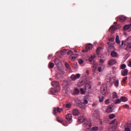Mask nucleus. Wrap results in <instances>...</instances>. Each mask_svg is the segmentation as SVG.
Segmentation results:
<instances>
[{
  "label": "nucleus",
  "mask_w": 131,
  "mask_h": 131,
  "mask_svg": "<svg viewBox=\"0 0 131 131\" xmlns=\"http://www.w3.org/2000/svg\"><path fill=\"white\" fill-rule=\"evenodd\" d=\"M71 106H72L71 103H67L66 104V107L67 108H68L69 109H70L71 108Z\"/></svg>",
  "instance_id": "nucleus-37"
},
{
  "label": "nucleus",
  "mask_w": 131,
  "mask_h": 131,
  "mask_svg": "<svg viewBox=\"0 0 131 131\" xmlns=\"http://www.w3.org/2000/svg\"><path fill=\"white\" fill-rule=\"evenodd\" d=\"M88 103H89V101L86 99L84 100L83 104L85 105L86 104H88Z\"/></svg>",
  "instance_id": "nucleus-50"
},
{
  "label": "nucleus",
  "mask_w": 131,
  "mask_h": 131,
  "mask_svg": "<svg viewBox=\"0 0 131 131\" xmlns=\"http://www.w3.org/2000/svg\"><path fill=\"white\" fill-rule=\"evenodd\" d=\"M121 100V102H127V98L124 97V96H122L120 98V99Z\"/></svg>",
  "instance_id": "nucleus-20"
},
{
  "label": "nucleus",
  "mask_w": 131,
  "mask_h": 131,
  "mask_svg": "<svg viewBox=\"0 0 131 131\" xmlns=\"http://www.w3.org/2000/svg\"><path fill=\"white\" fill-rule=\"evenodd\" d=\"M115 38L114 37H112L109 39V41H114Z\"/></svg>",
  "instance_id": "nucleus-51"
},
{
  "label": "nucleus",
  "mask_w": 131,
  "mask_h": 131,
  "mask_svg": "<svg viewBox=\"0 0 131 131\" xmlns=\"http://www.w3.org/2000/svg\"><path fill=\"white\" fill-rule=\"evenodd\" d=\"M124 108H129V105L127 104L124 105Z\"/></svg>",
  "instance_id": "nucleus-53"
},
{
  "label": "nucleus",
  "mask_w": 131,
  "mask_h": 131,
  "mask_svg": "<svg viewBox=\"0 0 131 131\" xmlns=\"http://www.w3.org/2000/svg\"><path fill=\"white\" fill-rule=\"evenodd\" d=\"M70 58L71 59L72 61H75L76 59V57L71 55L70 57Z\"/></svg>",
  "instance_id": "nucleus-40"
},
{
  "label": "nucleus",
  "mask_w": 131,
  "mask_h": 131,
  "mask_svg": "<svg viewBox=\"0 0 131 131\" xmlns=\"http://www.w3.org/2000/svg\"><path fill=\"white\" fill-rule=\"evenodd\" d=\"M116 63H117V62L115 59H111L108 62V64L110 65V66H113V65H114V64H116Z\"/></svg>",
  "instance_id": "nucleus-8"
},
{
  "label": "nucleus",
  "mask_w": 131,
  "mask_h": 131,
  "mask_svg": "<svg viewBox=\"0 0 131 131\" xmlns=\"http://www.w3.org/2000/svg\"><path fill=\"white\" fill-rule=\"evenodd\" d=\"M108 117L110 119H114L115 117H116V116L113 114H112L109 115Z\"/></svg>",
  "instance_id": "nucleus-27"
},
{
  "label": "nucleus",
  "mask_w": 131,
  "mask_h": 131,
  "mask_svg": "<svg viewBox=\"0 0 131 131\" xmlns=\"http://www.w3.org/2000/svg\"><path fill=\"white\" fill-rule=\"evenodd\" d=\"M82 53H88V51H86V49H85V50H82Z\"/></svg>",
  "instance_id": "nucleus-57"
},
{
  "label": "nucleus",
  "mask_w": 131,
  "mask_h": 131,
  "mask_svg": "<svg viewBox=\"0 0 131 131\" xmlns=\"http://www.w3.org/2000/svg\"><path fill=\"white\" fill-rule=\"evenodd\" d=\"M86 73L87 74H89V70H86Z\"/></svg>",
  "instance_id": "nucleus-60"
},
{
  "label": "nucleus",
  "mask_w": 131,
  "mask_h": 131,
  "mask_svg": "<svg viewBox=\"0 0 131 131\" xmlns=\"http://www.w3.org/2000/svg\"><path fill=\"white\" fill-rule=\"evenodd\" d=\"M99 99L100 103H102L104 101V96H99Z\"/></svg>",
  "instance_id": "nucleus-35"
},
{
  "label": "nucleus",
  "mask_w": 131,
  "mask_h": 131,
  "mask_svg": "<svg viewBox=\"0 0 131 131\" xmlns=\"http://www.w3.org/2000/svg\"><path fill=\"white\" fill-rule=\"evenodd\" d=\"M128 66H129V67H131V60L129 61V63L128 64Z\"/></svg>",
  "instance_id": "nucleus-58"
},
{
  "label": "nucleus",
  "mask_w": 131,
  "mask_h": 131,
  "mask_svg": "<svg viewBox=\"0 0 131 131\" xmlns=\"http://www.w3.org/2000/svg\"><path fill=\"white\" fill-rule=\"evenodd\" d=\"M78 120L79 122H83V126H84V127H88L89 124L90 123L89 121L86 120L85 118L83 116L79 117Z\"/></svg>",
  "instance_id": "nucleus-1"
},
{
  "label": "nucleus",
  "mask_w": 131,
  "mask_h": 131,
  "mask_svg": "<svg viewBox=\"0 0 131 131\" xmlns=\"http://www.w3.org/2000/svg\"><path fill=\"white\" fill-rule=\"evenodd\" d=\"M113 46H109L108 47V52L110 53V52H111V49H113Z\"/></svg>",
  "instance_id": "nucleus-45"
},
{
  "label": "nucleus",
  "mask_w": 131,
  "mask_h": 131,
  "mask_svg": "<svg viewBox=\"0 0 131 131\" xmlns=\"http://www.w3.org/2000/svg\"><path fill=\"white\" fill-rule=\"evenodd\" d=\"M78 63L79 64H83V60L82 59H79L78 60Z\"/></svg>",
  "instance_id": "nucleus-49"
},
{
  "label": "nucleus",
  "mask_w": 131,
  "mask_h": 131,
  "mask_svg": "<svg viewBox=\"0 0 131 131\" xmlns=\"http://www.w3.org/2000/svg\"><path fill=\"white\" fill-rule=\"evenodd\" d=\"M91 129L92 130V131L98 130V127H93Z\"/></svg>",
  "instance_id": "nucleus-48"
},
{
  "label": "nucleus",
  "mask_w": 131,
  "mask_h": 131,
  "mask_svg": "<svg viewBox=\"0 0 131 131\" xmlns=\"http://www.w3.org/2000/svg\"><path fill=\"white\" fill-rule=\"evenodd\" d=\"M74 52H75V53H77V51L75 50V51H74Z\"/></svg>",
  "instance_id": "nucleus-63"
},
{
  "label": "nucleus",
  "mask_w": 131,
  "mask_h": 131,
  "mask_svg": "<svg viewBox=\"0 0 131 131\" xmlns=\"http://www.w3.org/2000/svg\"><path fill=\"white\" fill-rule=\"evenodd\" d=\"M128 72V70H127V69H124L121 72V75H122V76H126V75H127Z\"/></svg>",
  "instance_id": "nucleus-15"
},
{
  "label": "nucleus",
  "mask_w": 131,
  "mask_h": 131,
  "mask_svg": "<svg viewBox=\"0 0 131 131\" xmlns=\"http://www.w3.org/2000/svg\"><path fill=\"white\" fill-rule=\"evenodd\" d=\"M127 80V77H124V78H123V80H122V82L123 83H125V82H126V80Z\"/></svg>",
  "instance_id": "nucleus-43"
},
{
  "label": "nucleus",
  "mask_w": 131,
  "mask_h": 131,
  "mask_svg": "<svg viewBox=\"0 0 131 131\" xmlns=\"http://www.w3.org/2000/svg\"><path fill=\"white\" fill-rule=\"evenodd\" d=\"M78 106L80 108V109H82V110H84L85 108H86V105L85 104H83L82 102H80L78 103Z\"/></svg>",
  "instance_id": "nucleus-7"
},
{
  "label": "nucleus",
  "mask_w": 131,
  "mask_h": 131,
  "mask_svg": "<svg viewBox=\"0 0 131 131\" xmlns=\"http://www.w3.org/2000/svg\"><path fill=\"white\" fill-rule=\"evenodd\" d=\"M124 42L123 41H122L121 46H123Z\"/></svg>",
  "instance_id": "nucleus-61"
},
{
  "label": "nucleus",
  "mask_w": 131,
  "mask_h": 131,
  "mask_svg": "<svg viewBox=\"0 0 131 131\" xmlns=\"http://www.w3.org/2000/svg\"><path fill=\"white\" fill-rule=\"evenodd\" d=\"M131 49V42L129 43L127 45L126 48L125 49L126 51H128V50H130Z\"/></svg>",
  "instance_id": "nucleus-28"
},
{
  "label": "nucleus",
  "mask_w": 131,
  "mask_h": 131,
  "mask_svg": "<svg viewBox=\"0 0 131 131\" xmlns=\"http://www.w3.org/2000/svg\"><path fill=\"white\" fill-rule=\"evenodd\" d=\"M119 84V81H118V80H116L114 83V85L115 86V87L118 88Z\"/></svg>",
  "instance_id": "nucleus-29"
},
{
  "label": "nucleus",
  "mask_w": 131,
  "mask_h": 131,
  "mask_svg": "<svg viewBox=\"0 0 131 131\" xmlns=\"http://www.w3.org/2000/svg\"><path fill=\"white\" fill-rule=\"evenodd\" d=\"M52 85L53 86H54V88H57V89H58V90L60 88V84L59 83V82H58L57 81H53L52 82Z\"/></svg>",
  "instance_id": "nucleus-4"
},
{
  "label": "nucleus",
  "mask_w": 131,
  "mask_h": 131,
  "mask_svg": "<svg viewBox=\"0 0 131 131\" xmlns=\"http://www.w3.org/2000/svg\"><path fill=\"white\" fill-rule=\"evenodd\" d=\"M102 49L103 48L102 47H99L97 49L96 54L98 56H99V55H100V53H101V51H102Z\"/></svg>",
  "instance_id": "nucleus-19"
},
{
  "label": "nucleus",
  "mask_w": 131,
  "mask_h": 131,
  "mask_svg": "<svg viewBox=\"0 0 131 131\" xmlns=\"http://www.w3.org/2000/svg\"><path fill=\"white\" fill-rule=\"evenodd\" d=\"M104 62H105V61L103 59H100L99 60L100 63H103Z\"/></svg>",
  "instance_id": "nucleus-56"
},
{
  "label": "nucleus",
  "mask_w": 131,
  "mask_h": 131,
  "mask_svg": "<svg viewBox=\"0 0 131 131\" xmlns=\"http://www.w3.org/2000/svg\"><path fill=\"white\" fill-rule=\"evenodd\" d=\"M85 90H90V89H92V86L89 84H86L85 85Z\"/></svg>",
  "instance_id": "nucleus-32"
},
{
  "label": "nucleus",
  "mask_w": 131,
  "mask_h": 131,
  "mask_svg": "<svg viewBox=\"0 0 131 131\" xmlns=\"http://www.w3.org/2000/svg\"><path fill=\"white\" fill-rule=\"evenodd\" d=\"M109 102H110L109 99H106V100H105V104H109Z\"/></svg>",
  "instance_id": "nucleus-55"
},
{
  "label": "nucleus",
  "mask_w": 131,
  "mask_h": 131,
  "mask_svg": "<svg viewBox=\"0 0 131 131\" xmlns=\"http://www.w3.org/2000/svg\"><path fill=\"white\" fill-rule=\"evenodd\" d=\"M129 25H126L124 27V30H128V29H129Z\"/></svg>",
  "instance_id": "nucleus-41"
},
{
  "label": "nucleus",
  "mask_w": 131,
  "mask_h": 131,
  "mask_svg": "<svg viewBox=\"0 0 131 131\" xmlns=\"http://www.w3.org/2000/svg\"><path fill=\"white\" fill-rule=\"evenodd\" d=\"M54 62L56 65H59V64H60V59L56 58L55 59Z\"/></svg>",
  "instance_id": "nucleus-33"
},
{
  "label": "nucleus",
  "mask_w": 131,
  "mask_h": 131,
  "mask_svg": "<svg viewBox=\"0 0 131 131\" xmlns=\"http://www.w3.org/2000/svg\"><path fill=\"white\" fill-rule=\"evenodd\" d=\"M80 91L82 95H84V94H85V92H84V90H83V89L82 88L80 89Z\"/></svg>",
  "instance_id": "nucleus-42"
},
{
  "label": "nucleus",
  "mask_w": 131,
  "mask_h": 131,
  "mask_svg": "<svg viewBox=\"0 0 131 131\" xmlns=\"http://www.w3.org/2000/svg\"><path fill=\"white\" fill-rule=\"evenodd\" d=\"M100 115V113L99 112V111L96 110L93 113V117L94 118V119H96V118H98V117Z\"/></svg>",
  "instance_id": "nucleus-6"
},
{
  "label": "nucleus",
  "mask_w": 131,
  "mask_h": 131,
  "mask_svg": "<svg viewBox=\"0 0 131 131\" xmlns=\"http://www.w3.org/2000/svg\"><path fill=\"white\" fill-rule=\"evenodd\" d=\"M111 55L113 58H117V57H118V53H117V52H116L114 51H112V52L111 53Z\"/></svg>",
  "instance_id": "nucleus-10"
},
{
  "label": "nucleus",
  "mask_w": 131,
  "mask_h": 131,
  "mask_svg": "<svg viewBox=\"0 0 131 131\" xmlns=\"http://www.w3.org/2000/svg\"><path fill=\"white\" fill-rule=\"evenodd\" d=\"M115 104H119L121 103V100L119 99H116L114 101Z\"/></svg>",
  "instance_id": "nucleus-34"
},
{
  "label": "nucleus",
  "mask_w": 131,
  "mask_h": 131,
  "mask_svg": "<svg viewBox=\"0 0 131 131\" xmlns=\"http://www.w3.org/2000/svg\"><path fill=\"white\" fill-rule=\"evenodd\" d=\"M113 99H117L118 98V95L116 92H114L113 93Z\"/></svg>",
  "instance_id": "nucleus-25"
},
{
  "label": "nucleus",
  "mask_w": 131,
  "mask_h": 131,
  "mask_svg": "<svg viewBox=\"0 0 131 131\" xmlns=\"http://www.w3.org/2000/svg\"><path fill=\"white\" fill-rule=\"evenodd\" d=\"M48 66L50 68L52 69L54 68V66H55V64H54V63L49 62Z\"/></svg>",
  "instance_id": "nucleus-30"
},
{
  "label": "nucleus",
  "mask_w": 131,
  "mask_h": 131,
  "mask_svg": "<svg viewBox=\"0 0 131 131\" xmlns=\"http://www.w3.org/2000/svg\"><path fill=\"white\" fill-rule=\"evenodd\" d=\"M61 53H62L63 54H66V53H67V50H66V49H63V50H62V51H61Z\"/></svg>",
  "instance_id": "nucleus-46"
},
{
  "label": "nucleus",
  "mask_w": 131,
  "mask_h": 131,
  "mask_svg": "<svg viewBox=\"0 0 131 131\" xmlns=\"http://www.w3.org/2000/svg\"><path fill=\"white\" fill-rule=\"evenodd\" d=\"M101 93L102 95H105L106 94V92H107V88H106V84H104V86L100 88Z\"/></svg>",
  "instance_id": "nucleus-5"
},
{
  "label": "nucleus",
  "mask_w": 131,
  "mask_h": 131,
  "mask_svg": "<svg viewBox=\"0 0 131 131\" xmlns=\"http://www.w3.org/2000/svg\"><path fill=\"white\" fill-rule=\"evenodd\" d=\"M59 89H55V88H51L50 89V92L51 94H55V93H57V92H59Z\"/></svg>",
  "instance_id": "nucleus-11"
},
{
  "label": "nucleus",
  "mask_w": 131,
  "mask_h": 131,
  "mask_svg": "<svg viewBox=\"0 0 131 131\" xmlns=\"http://www.w3.org/2000/svg\"><path fill=\"white\" fill-rule=\"evenodd\" d=\"M92 49H93V45L92 44H89L85 47L86 52H89V51H90V50H92Z\"/></svg>",
  "instance_id": "nucleus-17"
},
{
  "label": "nucleus",
  "mask_w": 131,
  "mask_h": 131,
  "mask_svg": "<svg viewBox=\"0 0 131 131\" xmlns=\"http://www.w3.org/2000/svg\"><path fill=\"white\" fill-rule=\"evenodd\" d=\"M129 28H130V27H131V24H130L129 25Z\"/></svg>",
  "instance_id": "nucleus-62"
},
{
  "label": "nucleus",
  "mask_w": 131,
  "mask_h": 131,
  "mask_svg": "<svg viewBox=\"0 0 131 131\" xmlns=\"http://www.w3.org/2000/svg\"><path fill=\"white\" fill-rule=\"evenodd\" d=\"M92 106L93 107H95L96 106V103H94L93 104H92Z\"/></svg>",
  "instance_id": "nucleus-59"
},
{
  "label": "nucleus",
  "mask_w": 131,
  "mask_h": 131,
  "mask_svg": "<svg viewBox=\"0 0 131 131\" xmlns=\"http://www.w3.org/2000/svg\"><path fill=\"white\" fill-rule=\"evenodd\" d=\"M106 112L107 113H110V112H112V107L110 106H108Z\"/></svg>",
  "instance_id": "nucleus-23"
},
{
  "label": "nucleus",
  "mask_w": 131,
  "mask_h": 131,
  "mask_svg": "<svg viewBox=\"0 0 131 131\" xmlns=\"http://www.w3.org/2000/svg\"><path fill=\"white\" fill-rule=\"evenodd\" d=\"M65 66L67 69H70V65L68 62L65 63Z\"/></svg>",
  "instance_id": "nucleus-38"
},
{
  "label": "nucleus",
  "mask_w": 131,
  "mask_h": 131,
  "mask_svg": "<svg viewBox=\"0 0 131 131\" xmlns=\"http://www.w3.org/2000/svg\"><path fill=\"white\" fill-rule=\"evenodd\" d=\"M116 42L119 45L120 43V41L119 40V36L117 35L116 37Z\"/></svg>",
  "instance_id": "nucleus-26"
},
{
  "label": "nucleus",
  "mask_w": 131,
  "mask_h": 131,
  "mask_svg": "<svg viewBox=\"0 0 131 131\" xmlns=\"http://www.w3.org/2000/svg\"><path fill=\"white\" fill-rule=\"evenodd\" d=\"M53 57V55H49V56H48V59L50 60V59H52V57Z\"/></svg>",
  "instance_id": "nucleus-54"
},
{
  "label": "nucleus",
  "mask_w": 131,
  "mask_h": 131,
  "mask_svg": "<svg viewBox=\"0 0 131 131\" xmlns=\"http://www.w3.org/2000/svg\"><path fill=\"white\" fill-rule=\"evenodd\" d=\"M125 19H126V17L123 16H119L118 18V19L119 20V21H120V22H124V20H125Z\"/></svg>",
  "instance_id": "nucleus-14"
},
{
  "label": "nucleus",
  "mask_w": 131,
  "mask_h": 131,
  "mask_svg": "<svg viewBox=\"0 0 131 131\" xmlns=\"http://www.w3.org/2000/svg\"><path fill=\"white\" fill-rule=\"evenodd\" d=\"M74 95H77L78 94H79V90L76 89L73 92Z\"/></svg>",
  "instance_id": "nucleus-31"
},
{
  "label": "nucleus",
  "mask_w": 131,
  "mask_h": 131,
  "mask_svg": "<svg viewBox=\"0 0 131 131\" xmlns=\"http://www.w3.org/2000/svg\"><path fill=\"white\" fill-rule=\"evenodd\" d=\"M70 78L72 80L75 81L76 79L80 78V74H76V75L72 74Z\"/></svg>",
  "instance_id": "nucleus-3"
},
{
  "label": "nucleus",
  "mask_w": 131,
  "mask_h": 131,
  "mask_svg": "<svg viewBox=\"0 0 131 131\" xmlns=\"http://www.w3.org/2000/svg\"><path fill=\"white\" fill-rule=\"evenodd\" d=\"M131 123H127V126L125 127L124 130L125 131H131Z\"/></svg>",
  "instance_id": "nucleus-12"
},
{
  "label": "nucleus",
  "mask_w": 131,
  "mask_h": 131,
  "mask_svg": "<svg viewBox=\"0 0 131 131\" xmlns=\"http://www.w3.org/2000/svg\"><path fill=\"white\" fill-rule=\"evenodd\" d=\"M117 120L116 119H115L110 122V124H114L115 126H117Z\"/></svg>",
  "instance_id": "nucleus-18"
},
{
  "label": "nucleus",
  "mask_w": 131,
  "mask_h": 131,
  "mask_svg": "<svg viewBox=\"0 0 131 131\" xmlns=\"http://www.w3.org/2000/svg\"><path fill=\"white\" fill-rule=\"evenodd\" d=\"M98 66V64L97 63H94L93 66H92V70L93 71L95 72L96 71L97 69V67Z\"/></svg>",
  "instance_id": "nucleus-22"
},
{
  "label": "nucleus",
  "mask_w": 131,
  "mask_h": 131,
  "mask_svg": "<svg viewBox=\"0 0 131 131\" xmlns=\"http://www.w3.org/2000/svg\"><path fill=\"white\" fill-rule=\"evenodd\" d=\"M88 128H86L85 131H93V130H92V129H91L92 128V123H89V124H88Z\"/></svg>",
  "instance_id": "nucleus-21"
},
{
  "label": "nucleus",
  "mask_w": 131,
  "mask_h": 131,
  "mask_svg": "<svg viewBox=\"0 0 131 131\" xmlns=\"http://www.w3.org/2000/svg\"><path fill=\"white\" fill-rule=\"evenodd\" d=\"M56 120L57 121H58V122H59L60 123H62V121H63V120L60 119L59 117H56Z\"/></svg>",
  "instance_id": "nucleus-36"
},
{
  "label": "nucleus",
  "mask_w": 131,
  "mask_h": 131,
  "mask_svg": "<svg viewBox=\"0 0 131 131\" xmlns=\"http://www.w3.org/2000/svg\"><path fill=\"white\" fill-rule=\"evenodd\" d=\"M63 111V108H59V107H54L53 108V114L56 115L57 113H61Z\"/></svg>",
  "instance_id": "nucleus-2"
},
{
  "label": "nucleus",
  "mask_w": 131,
  "mask_h": 131,
  "mask_svg": "<svg viewBox=\"0 0 131 131\" xmlns=\"http://www.w3.org/2000/svg\"><path fill=\"white\" fill-rule=\"evenodd\" d=\"M115 30H116V27H115V25L112 26L109 29V31L111 32V33H114Z\"/></svg>",
  "instance_id": "nucleus-9"
},
{
  "label": "nucleus",
  "mask_w": 131,
  "mask_h": 131,
  "mask_svg": "<svg viewBox=\"0 0 131 131\" xmlns=\"http://www.w3.org/2000/svg\"><path fill=\"white\" fill-rule=\"evenodd\" d=\"M66 118L67 120L70 121V120H71V119H72V115L71 114H68L66 116Z\"/></svg>",
  "instance_id": "nucleus-13"
},
{
  "label": "nucleus",
  "mask_w": 131,
  "mask_h": 131,
  "mask_svg": "<svg viewBox=\"0 0 131 131\" xmlns=\"http://www.w3.org/2000/svg\"><path fill=\"white\" fill-rule=\"evenodd\" d=\"M73 114L75 116H76L77 115H78L79 114V111L77 108H76L73 111Z\"/></svg>",
  "instance_id": "nucleus-16"
},
{
  "label": "nucleus",
  "mask_w": 131,
  "mask_h": 131,
  "mask_svg": "<svg viewBox=\"0 0 131 131\" xmlns=\"http://www.w3.org/2000/svg\"><path fill=\"white\" fill-rule=\"evenodd\" d=\"M120 68L121 69H124L125 68H126V65H125V64H122L121 65Z\"/></svg>",
  "instance_id": "nucleus-39"
},
{
  "label": "nucleus",
  "mask_w": 131,
  "mask_h": 131,
  "mask_svg": "<svg viewBox=\"0 0 131 131\" xmlns=\"http://www.w3.org/2000/svg\"><path fill=\"white\" fill-rule=\"evenodd\" d=\"M99 72H102V67H100L98 68Z\"/></svg>",
  "instance_id": "nucleus-52"
},
{
  "label": "nucleus",
  "mask_w": 131,
  "mask_h": 131,
  "mask_svg": "<svg viewBox=\"0 0 131 131\" xmlns=\"http://www.w3.org/2000/svg\"><path fill=\"white\" fill-rule=\"evenodd\" d=\"M56 77L58 79L63 78V75L60 73H58L56 75Z\"/></svg>",
  "instance_id": "nucleus-24"
},
{
  "label": "nucleus",
  "mask_w": 131,
  "mask_h": 131,
  "mask_svg": "<svg viewBox=\"0 0 131 131\" xmlns=\"http://www.w3.org/2000/svg\"><path fill=\"white\" fill-rule=\"evenodd\" d=\"M94 56H91L90 58H89V61L90 62H93V60H94Z\"/></svg>",
  "instance_id": "nucleus-44"
},
{
  "label": "nucleus",
  "mask_w": 131,
  "mask_h": 131,
  "mask_svg": "<svg viewBox=\"0 0 131 131\" xmlns=\"http://www.w3.org/2000/svg\"><path fill=\"white\" fill-rule=\"evenodd\" d=\"M113 70H114V69H115V67H113Z\"/></svg>",
  "instance_id": "nucleus-64"
},
{
  "label": "nucleus",
  "mask_w": 131,
  "mask_h": 131,
  "mask_svg": "<svg viewBox=\"0 0 131 131\" xmlns=\"http://www.w3.org/2000/svg\"><path fill=\"white\" fill-rule=\"evenodd\" d=\"M70 54H71L72 55H73V51L70 50L67 52V55H70Z\"/></svg>",
  "instance_id": "nucleus-47"
}]
</instances>
